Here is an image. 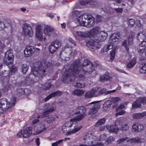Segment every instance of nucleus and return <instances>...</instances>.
Returning <instances> with one entry per match:
<instances>
[{"mask_svg":"<svg viewBox=\"0 0 146 146\" xmlns=\"http://www.w3.org/2000/svg\"><path fill=\"white\" fill-rule=\"evenodd\" d=\"M23 33L25 36L27 35L31 37L33 35V32L31 27L26 23L23 24L22 27Z\"/></svg>","mask_w":146,"mask_h":146,"instance_id":"9d476101","label":"nucleus"},{"mask_svg":"<svg viewBox=\"0 0 146 146\" xmlns=\"http://www.w3.org/2000/svg\"><path fill=\"white\" fill-rule=\"evenodd\" d=\"M46 15L47 17H50L51 19H52L54 17L53 14L52 13H46Z\"/></svg>","mask_w":146,"mask_h":146,"instance_id":"0e129e2a","label":"nucleus"},{"mask_svg":"<svg viewBox=\"0 0 146 146\" xmlns=\"http://www.w3.org/2000/svg\"><path fill=\"white\" fill-rule=\"evenodd\" d=\"M52 42L50 45L49 47V50L50 53H54L58 48V46H56Z\"/></svg>","mask_w":146,"mask_h":146,"instance_id":"b1692460","label":"nucleus"},{"mask_svg":"<svg viewBox=\"0 0 146 146\" xmlns=\"http://www.w3.org/2000/svg\"><path fill=\"white\" fill-rule=\"evenodd\" d=\"M62 93V92L58 90L52 92L50 94V95L51 97L52 98L53 97H54L55 96H60Z\"/></svg>","mask_w":146,"mask_h":146,"instance_id":"c756f323","label":"nucleus"},{"mask_svg":"<svg viewBox=\"0 0 146 146\" xmlns=\"http://www.w3.org/2000/svg\"><path fill=\"white\" fill-rule=\"evenodd\" d=\"M54 119L52 117H48L46 118V121L48 123H52L54 121Z\"/></svg>","mask_w":146,"mask_h":146,"instance_id":"37998d69","label":"nucleus"},{"mask_svg":"<svg viewBox=\"0 0 146 146\" xmlns=\"http://www.w3.org/2000/svg\"><path fill=\"white\" fill-rule=\"evenodd\" d=\"M18 95H21L24 94L26 95L30 94L31 92V90L27 88L23 89L21 88H19L16 89Z\"/></svg>","mask_w":146,"mask_h":146,"instance_id":"f3484780","label":"nucleus"},{"mask_svg":"<svg viewBox=\"0 0 146 146\" xmlns=\"http://www.w3.org/2000/svg\"><path fill=\"white\" fill-rule=\"evenodd\" d=\"M139 72L142 74L146 73V62H143L140 64L139 66Z\"/></svg>","mask_w":146,"mask_h":146,"instance_id":"5701e85b","label":"nucleus"},{"mask_svg":"<svg viewBox=\"0 0 146 146\" xmlns=\"http://www.w3.org/2000/svg\"><path fill=\"white\" fill-rule=\"evenodd\" d=\"M107 136L106 134H102L100 135V139L101 141H103L106 139Z\"/></svg>","mask_w":146,"mask_h":146,"instance_id":"5fc2aeb1","label":"nucleus"},{"mask_svg":"<svg viewBox=\"0 0 146 146\" xmlns=\"http://www.w3.org/2000/svg\"><path fill=\"white\" fill-rule=\"evenodd\" d=\"M134 36V33L132 32H130L128 39V44L127 41L126 40H124L122 42V45L127 51L128 53H129V46L133 44V38Z\"/></svg>","mask_w":146,"mask_h":146,"instance_id":"6e6552de","label":"nucleus"},{"mask_svg":"<svg viewBox=\"0 0 146 146\" xmlns=\"http://www.w3.org/2000/svg\"><path fill=\"white\" fill-rule=\"evenodd\" d=\"M86 111V108L83 106H80L71 112L70 115L74 116L77 120L82 119Z\"/></svg>","mask_w":146,"mask_h":146,"instance_id":"39448f33","label":"nucleus"},{"mask_svg":"<svg viewBox=\"0 0 146 146\" xmlns=\"http://www.w3.org/2000/svg\"><path fill=\"white\" fill-rule=\"evenodd\" d=\"M17 71V68L14 66L13 65L11 66V68H10V71H11V73H15Z\"/></svg>","mask_w":146,"mask_h":146,"instance_id":"49530a36","label":"nucleus"},{"mask_svg":"<svg viewBox=\"0 0 146 146\" xmlns=\"http://www.w3.org/2000/svg\"><path fill=\"white\" fill-rule=\"evenodd\" d=\"M22 72L23 74H25L29 69V66L26 64H23L21 66Z\"/></svg>","mask_w":146,"mask_h":146,"instance_id":"473e14b6","label":"nucleus"},{"mask_svg":"<svg viewBox=\"0 0 146 146\" xmlns=\"http://www.w3.org/2000/svg\"><path fill=\"white\" fill-rule=\"evenodd\" d=\"M128 139V137H127L122 138H120L118 139V140L117 141V143L118 144H120L125 141L127 140V139Z\"/></svg>","mask_w":146,"mask_h":146,"instance_id":"8fccbe9b","label":"nucleus"},{"mask_svg":"<svg viewBox=\"0 0 146 146\" xmlns=\"http://www.w3.org/2000/svg\"><path fill=\"white\" fill-rule=\"evenodd\" d=\"M11 107L10 103L5 98L1 99L0 100V109L3 111H5Z\"/></svg>","mask_w":146,"mask_h":146,"instance_id":"9b49d317","label":"nucleus"},{"mask_svg":"<svg viewBox=\"0 0 146 146\" xmlns=\"http://www.w3.org/2000/svg\"><path fill=\"white\" fill-rule=\"evenodd\" d=\"M54 29L50 26L46 25L44 28V33L46 35L49 36V33L52 32Z\"/></svg>","mask_w":146,"mask_h":146,"instance_id":"4be33fe9","label":"nucleus"},{"mask_svg":"<svg viewBox=\"0 0 146 146\" xmlns=\"http://www.w3.org/2000/svg\"><path fill=\"white\" fill-rule=\"evenodd\" d=\"M77 120L75 118L71 119L69 121L63 124V127H66L68 128L70 127Z\"/></svg>","mask_w":146,"mask_h":146,"instance_id":"412c9836","label":"nucleus"},{"mask_svg":"<svg viewBox=\"0 0 146 146\" xmlns=\"http://www.w3.org/2000/svg\"><path fill=\"white\" fill-rule=\"evenodd\" d=\"M84 94L83 91L80 90H75L73 92L72 94L74 95L80 96Z\"/></svg>","mask_w":146,"mask_h":146,"instance_id":"7c9ffc66","label":"nucleus"},{"mask_svg":"<svg viewBox=\"0 0 146 146\" xmlns=\"http://www.w3.org/2000/svg\"><path fill=\"white\" fill-rule=\"evenodd\" d=\"M104 104L105 106H107V107L110 108L111 105V101L109 100L106 101Z\"/></svg>","mask_w":146,"mask_h":146,"instance_id":"864d4df0","label":"nucleus"},{"mask_svg":"<svg viewBox=\"0 0 146 146\" xmlns=\"http://www.w3.org/2000/svg\"><path fill=\"white\" fill-rule=\"evenodd\" d=\"M85 97L87 98H90L93 97L90 91L87 92L85 94Z\"/></svg>","mask_w":146,"mask_h":146,"instance_id":"09e8293b","label":"nucleus"},{"mask_svg":"<svg viewBox=\"0 0 146 146\" xmlns=\"http://www.w3.org/2000/svg\"><path fill=\"white\" fill-rule=\"evenodd\" d=\"M44 127L43 129L42 130H40V131H36L34 133H33V135H37L40 133L42 132L43 131L46 130V128L44 127V126H43Z\"/></svg>","mask_w":146,"mask_h":146,"instance_id":"4d7b16f0","label":"nucleus"},{"mask_svg":"<svg viewBox=\"0 0 146 146\" xmlns=\"http://www.w3.org/2000/svg\"><path fill=\"white\" fill-rule=\"evenodd\" d=\"M0 75L7 78H10V72L9 70H4V71L0 72Z\"/></svg>","mask_w":146,"mask_h":146,"instance_id":"a878e982","label":"nucleus"},{"mask_svg":"<svg viewBox=\"0 0 146 146\" xmlns=\"http://www.w3.org/2000/svg\"><path fill=\"white\" fill-rule=\"evenodd\" d=\"M94 40H95L92 39L89 40L87 43V45L88 46H92L91 48L93 49L99 48V42Z\"/></svg>","mask_w":146,"mask_h":146,"instance_id":"2eb2a0df","label":"nucleus"},{"mask_svg":"<svg viewBox=\"0 0 146 146\" xmlns=\"http://www.w3.org/2000/svg\"><path fill=\"white\" fill-rule=\"evenodd\" d=\"M106 121V119L104 118H102L100 119L98 121L96 124V126L97 127L104 124Z\"/></svg>","mask_w":146,"mask_h":146,"instance_id":"72a5a7b5","label":"nucleus"},{"mask_svg":"<svg viewBox=\"0 0 146 146\" xmlns=\"http://www.w3.org/2000/svg\"><path fill=\"white\" fill-rule=\"evenodd\" d=\"M55 110V109L53 107H52L50 108L47 110L48 112L50 113L53 112Z\"/></svg>","mask_w":146,"mask_h":146,"instance_id":"69168bd1","label":"nucleus"},{"mask_svg":"<svg viewBox=\"0 0 146 146\" xmlns=\"http://www.w3.org/2000/svg\"><path fill=\"white\" fill-rule=\"evenodd\" d=\"M141 36L142 37L143 40H141L140 38H138L139 39V41L141 42V43L139 44L138 47H141L142 48H146V41L145 40L146 39V36L145 35H143L141 34Z\"/></svg>","mask_w":146,"mask_h":146,"instance_id":"6ab92c4d","label":"nucleus"},{"mask_svg":"<svg viewBox=\"0 0 146 146\" xmlns=\"http://www.w3.org/2000/svg\"><path fill=\"white\" fill-rule=\"evenodd\" d=\"M115 50L114 49L112 50L110 52V59L111 60H113L115 56Z\"/></svg>","mask_w":146,"mask_h":146,"instance_id":"79ce46f5","label":"nucleus"},{"mask_svg":"<svg viewBox=\"0 0 146 146\" xmlns=\"http://www.w3.org/2000/svg\"><path fill=\"white\" fill-rule=\"evenodd\" d=\"M35 142L36 145L39 146L40 144V139L39 138H37L35 139Z\"/></svg>","mask_w":146,"mask_h":146,"instance_id":"338daca9","label":"nucleus"},{"mask_svg":"<svg viewBox=\"0 0 146 146\" xmlns=\"http://www.w3.org/2000/svg\"><path fill=\"white\" fill-rule=\"evenodd\" d=\"M95 70V67L92 62L84 59L80 66L77 64L71 65L70 68L63 73L62 82L68 84L69 82L73 80L74 86L76 88H83L85 86L83 80L85 78L86 74L88 72L90 74Z\"/></svg>","mask_w":146,"mask_h":146,"instance_id":"f257e3e1","label":"nucleus"},{"mask_svg":"<svg viewBox=\"0 0 146 146\" xmlns=\"http://www.w3.org/2000/svg\"><path fill=\"white\" fill-rule=\"evenodd\" d=\"M79 2L80 4L82 6H84L87 4L91 6H94L96 3V2L93 0H80Z\"/></svg>","mask_w":146,"mask_h":146,"instance_id":"dca6fc26","label":"nucleus"},{"mask_svg":"<svg viewBox=\"0 0 146 146\" xmlns=\"http://www.w3.org/2000/svg\"><path fill=\"white\" fill-rule=\"evenodd\" d=\"M114 10L117 13H121L123 11L122 8H115Z\"/></svg>","mask_w":146,"mask_h":146,"instance_id":"052dcab7","label":"nucleus"},{"mask_svg":"<svg viewBox=\"0 0 146 146\" xmlns=\"http://www.w3.org/2000/svg\"><path fill=\"white\" fill-rule=\"evenodd\" d=\"M111 78V77L109 74L105 73L103 75L100 76V81L101 82L108 81Z\"/></svg>","mask_w":146,"mask_h":146,"instance_id":"393cba45","label":"nucleus"},{"mask_svg":"<svg viewBox=\"0 0 146 146\" xmlns=\"http://www.w3.org/2000/svg\"><path fill=\"white\" fill-rule=\"evenodd\" d=\"M52 85L50 83H46L43 86L42 88L44 90H49L51 87Z\"/></svg>","mask_w":146,"mask_h":146,"instance_id":"c9c22d12","label":"nucleus"},{"mask_svg":"<svg viewBox=\"0 0 146 146\" xmlns=\"http://www.w3.org/2000/svg\"><path fill=\"white\" fill-rule=\"evenodd\" d=\"M137 99L139 102L141 104V105L142 103L143 104H146V98L145 97L139 98Z\"/></svg>","mask_w":146,"mask_h":146,"instance_id":"58836bf2","label":"nucleus"},{"mask_svg":"<svg viewBox=\"0 0 146 146\" xmlns=\"http://www.w3.org/2000/svg\"><path fill=\"white\" fill-rule=\"evenodd\" d=\"M69 41L71 43H72L74 45L76 46V42L72 38H69Z\"/></svg>","mask_w":146,"mask_h":146,"instance_id":"e2e57ef3","label":"nucleus"},{"mask_svg":"<svg viewBox=\"0 0 146 146\" xmlns=\"http://www.w3.org/2000/svg\"><path fill=\"white\" fill-rule=\"evenodd\" d=\"M122 129L123 130L126 131L128 129L129 127L127 124L123 125H122Z\"/></svg>","mask_w":146,"mask_h":146,"instance_id":"6e6d98bb","label":"nucleus"},{"mask_svg":"<svg viewBox=\"0 0 146 146\" xmlns=\"http://www.w3.org/2000/svg\"><path fill=\"white\" fill-rule=\"evenodd\" d=\"M106 127L110 133H114L115 134L117 133L119 129L118 128L115 124L111 125L110 126L107 125Z\"/></svg>","mask_w":146,"mask_h":146,"instance_id":"a211bd4d","label":"nucleus"},{"mask_svg":"<svg viewBox=\"0 0 146 146\" xmlns=\"http://www.w3.org/2000/svg\"><path fill=\"white\" fill-rule=\"evenodd\" d=\"M136 63V58L135 57L133 58L127 64V66L128 68H131L135 66Z\"/></svg>","mask_w":146,"mask_h":146,"instance_id":"bb28decb","label":"nucleus"},{"mask_svg":"<svg viewBox=\"0 0 146 146\" xmlns=\"http://www.w3.org/2000/svg\"><path fill=\"white\" fill-rule=\"evenodd\" d=\"M49 113L48 112L47 110L45 111L42 113L40 115H38L37 117V118H44L47 117L48 116Z\"/></svg>","mask_w":146,"mask_h":146,"instance_id":"2f4dec72","label":"nucleus"},{"mask_svg":"<svg viewBox=\"0 0 146 146\" xmlns=\"http://www.w3.org/2000/svg\"><path fill=\"white\" fill-rule=\"evenodd\" d=\"M114 140L113 137L112 136H110L108 137L106 140V142L108 144H110Z\"/></svg>","mask_w":146,"mask_h":146,"instance_id":"ea45409f","label":"nucleus"},{"mask_svg":"<svg viewBox=\"0 0 146 146\" xmlns=\"http://www.w3.org/2000/svg\"><path fill=\"white\" fill-rule=\"evenodd\" d=\"M138 48L139 49V50H138V52L140 55L142 54L145 49V48H141V47H138Z\"/></svg>","mask_w":146,"mask_h":146,"instance_id":"de8ad7c7","label":"nucleus"},{"mask_svg":"<svg viewBox=\"0 0 146 146\" xmlns=\"http://www.w3.org/2000/svg\"><path fill=\"white\" fill-rule=\"evenodd\" d=\"M120 100L119 98L118 97H115L113 98L112 99V101L115 104H116Z\"/></svg>","mask_w":146,"mask_h":146,"instance_id":"13d9d810","label":"nucleus"},{"mask_svg":"<svg viewBox=\"0 0 146 146\" xmlns=\"http://www.w3.org/2000/svg\"><path fill=\"white\" fill-rule=\"evenodd\" d=\"M91 93L93 96H97L99 95L98 92L96 89L93 88L90 90Z\"/></svg>","mask_w":146,"mask_h":146,"instance_id":"e433bc0d","label":"nucleus"},{"mask_svg":"<svg viewBox=\"0 0 146 146\" xmlns=\"http://www.w3.org/2000/svg\"><path fill=\"white\" fill-rule=\"evenodd\" d=\"M124 107V106L123 104H121L117 108H116V110L117 111L119 110H121L123 109Z\"/></svg>","mask_w":146,"mask_h":146,"instance_id":"774afa93","label":"nucleus"},{"mask_svg":"<svg viewBox=\"0 0 146 146\" xmlns=\"http://www.w3.org/2000/svg\"><path fill=\"white\" fill-rule=\"evenodd\" d=\"M5 27L4 23L1 21H0V30H2Z\"/></svg>","mask_w":146,"mask_h":146,"instance_id":"bf43d9fd","label":"nucleus"},{"mask_svg":"<svg viewBox=\"0 0 146 146\" xmlns=\"http://www.w3.org/2000/svg\"><path fill=\"white\" fill-rule=\"evenodd\" d=\"M32 127H26L24 130H20L17 134V137L19 138H27L32 134Z\"/></svg>","mask_w":146,"mask_h":146,"instance_id":"1a4fd4ad","label":"nucleus"},{"mask_svg":"<svg viewBox=\"0 0 146 146\" xmlns=\"http://www.w3.org/2000/svg\"><path fill=\"white\" fill-rule=\"evenodd\" d=\"M36 37L37 39L40 41H42L43 40L42 33H36Z\"/></svg>","mask_w":146,"mask_h":146,"instance_id":"4c0bfd02","label":"nucleus"},{"mask_svg":"<svg viewBox=\"0 0 146 146\" xmlns=\"http://www.w3.org/2000/svg\"><path fill=\"white\" fill-rule=\"evenodd\" d=\"M119 37L115 33H113L109 38V42L107 45L105 46L102 49V52H107L108 50L113 48V42L118 41Z\"/></svg>","mask_w":146,"mask_h":146,"instance_id":"423d86ee","label":"nucleus"},{"mask_svg":"<svg viewBox=\"0 0 146 146\" xmlns=\"http://www.w3.org/2000/svg\"><path fill=\"white\" fill-rule=\"evenodd\" d=\"M78 16L77 21L80 25H84L86 23L90 25H93L95 24V19L91 15H84Z\"/></svg>","mask_w":146,"mask_h":146,"instance_id":"20e7f679","label":"nucleus"},{"mask_svg":"<svg viewBox=\"0 0 146 146\" xmlns=\"http://www.w3.org/2000/svg\"><path fill=\"white\" fill-rule=\"evenodd\" d=\"M139 139L137 137H135L132 138H130L127 140V142H129L131 143L139 142Z\"/></svg>","mask_w":146,"mask_h":146,"instance_id":"c85d7f7f","label":"nucleus"},{"mask_svg":"<svg viewBox=\"0 0 146 146\" xmlns=\"http://www.w3.org/2000/svg\"><path fill=\"white\" fill-rule=\"evenodd\" d=\"M100 28L97 27L89 31H74L73 33H76L78 36L84 38H95L96 36L97 38L96 39V41L98 42L103 41L107 38L108 34L104 31H100Z\"/></svg>","mask_w":146,"mask_h":146,"instance_id":"f03ea898","label":"nucleus"},{"mask_svg":"<svg viewBox=\"0 0 146 146\" xmlns=\"http://www.w3.org/2000/svg\"><path fill=\"white\" fill-rule=\"evenodd\" d=\"M135 23V22L134 20L132 19H130L129 20L128 25L130 27H132Z\"/></svg>","mask_w":146,"mask_h":146,"instance_id":"c03bdc74","label":"nucleus"},{"mask_svg":"<svg viewBox=\"0 0 146 146\" xmlns=\"http://www.w3.org/2000/svg\"><path fill=\"white\" fill-rule=\"evenodd\" d=\"M34 51L35 49L33 47L31 46H27L24 50L25 57H26L30 56Z\"/></svg>","mask_w":146,"mask_h":146,"instance_id":"f8f14e48","label":"nucleus"},{"mask_svg":"<svg viewBox=\"0 0 146 146\" xmlns=\"http://www.w3.org/2000/svg\"><path fill=\"white\" fill-rule=\"evenodd\" d=\"M40 65V66H39L36 75H35L34 73L30 74L29 75V76L28 75L25 79L26 82L29 85H31L37 82L39 80H41L45 75V69L42 64Z\"/></svg>","mask_w":146,"mask_h":146,"instance_id":"7ed1b4c3","label":"nucleus"},{"mask_svg":"<svg viewBox=\"0 0 146 146\" xmlns=\"http://www.w3.org/2000/svg\"><path fill=\"white\" fill-rule=\"evenodd\" d=\"M132 129L135 132H139L143 130L144 128L143 125L138 123H134L132 126Z\"/></svg>","mask_w":146,"mask_h":146,"instance_id":"4468645a","label":"nucleus"},{"mask_svg":"<svg viewBox=\"0 0 146 146\" xmlns=\"http://www.w3.org/2000/svg\"><path fill=\"white\" fill-rule=\"evenodd\" d=\"M54 44V45H56V46H58V48L60 46L61 44L60 42L58 40H56L52 42Z\"/></svg>","mask_w":146,"mask_h":146,"instance_id":"3c124183","label":"nucleus"},{"mask_svg":"<svg viewBox=\"0 0 146 146\" xmlns=\"http://www.w3.org/2000/svg\"><path fill=\"white\" fill-rule=\"evenodd\" d=\"M14 58V56L13 53L11 52L10 50H8L5 53L3 61L4 64L8 66L13 63Z\"/></svg>","mask_w":146,"mask_h":146,"instance_id":"0eeeda50","label":"nucleus"},{"mask_svg":"<svg viewBox=\"0 0 146 146\" xmlns=\"http://www.w3.org/2000/svg\"><path fill=\"white\" fill-rule=\"evenodd\" d=\"M146 115V111L142 113H134L132 115L133 118L134 119H138L143 117Z\"/></svg>","mask_w":146,"mask_h":146,"instance_id":"aec40b11","label":"nucleus"},{"mask_svg":"<svg viewBox=\"0 0 146 146\" xmlns=\"http://www.w3.org/2000/svg\"><path fill=\"white\" fill-rule=\"evenodd\" d=\"M71 48L67 46H66L64 48H62L63 51H64L65 52L68 53L70 52V53H72V51L70 50Z\"/></svg>","mask_w":146,"mask_h":146,"instance_id":"a19ab883","label":"nucleus"},{"mask_svg":"<svg viewBox=\"0 0 146 146\" xmlns=\"http://www.w3.org/2000/svg\"><path fill=\"white\" fill-rule=\"evenodd\" d=\"M41 32V29L40 25H38L36 28V33H40Z\"/></svg>","mask_w":146,"mask_h":146,"instance_id":"603ef678","label":"nucleus"},{"mask_svg":"<svg viewBox=\"0 0 146 146\" xmlns=\"http://www.w3.org/2000/svg\"><path fill=\"white\" fill-rule=\"evenodd\" d=\"M95 102H92L91 103V104H94V105L92 108H90L89 111V113L90 114L92 115L96 113L100 107V105L99 104L95 103Z\"/></svg>","mask_w":146,"mask_h":146,"instance_id":"ddd939ff","label":"nucleus"},{"mask_svg":"<svg viewBox=\"0 0 146 146\" xmlns=\"http://www.w3.org/2000/svg\"><path fill=\"white\" fill-rule=\"evenodd\" d=\"M81 128V126H79L77 128H74L71 131L68 132L66 135H70L71 134L76 132L79 131Z\"/></svg>","mask_w":146,"mask_h":146,"instance_id":"f704fd0d","label":"nucleus"},{"mask_svg":"<svg viewBox=\"0 0 146 146\" xmlns=\"http://www.w3.org/2000/svg\"><path fill=\"white\" fill-rule=\"evenodd\" d=\"M141 106V104L138 99L135 101L132 104V108L135 109L137 108H140Z\"/></svg>","mask_w":146,"mask_h":146,"instance_id":"cd10ccee","label":"nucleus"},{"mask_svg":"<svg viewBox=\"0 0 146 146\" xmlns=\"http://www.w3.org/2000/svg\"><path fill=\"white\" fill-rule=\"evenodd\" d=\"M125 112V111L123 110H121L116 113V115H123Z\"/></svg>","mask_w":146,"mask_h":146,"instance_id":"680f3d73","label":"nucleus"},{"mask_svg":"<svg viewBox=\"0 0 146 146\" xmlns=\"http://www.w3.org/2000/svg\"><path fill=\"white\" fill-rule=\"evenodd\" d=\"M107 91L106 88H104L98 91L99 95H100L101 94H103L106 93L107 94Z\"/></svg>","mask_w":146,"mask_h":146,"instance_id":"a18cd8bd","label":"nucleus"}]
</instances>
